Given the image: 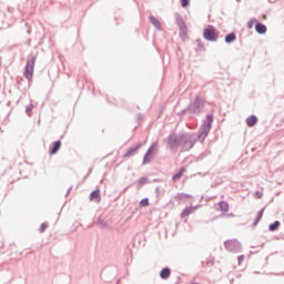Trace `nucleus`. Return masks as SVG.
<instances>
[{"label":"nucleus","mask_w":284,"mask_h":284,"mask_svg":"<svg viewBox=\"0 0 284 284\" xmlns=\"http://www.w3.org/2000/svg\"><path fill=\"white\" fill-rule=\"evenodd\" d=\"M194 136L193 135H182L179 138V145L181 152H187L194 148Z\"/></svg>","instance_id":"obj_1"},{"label":"nucleus","mask_w":284,"mask_h":284,"mask_svg":"<svg viewBox=\"0 0 284 284\" xmlns=\"http://www.w3.org/2000/svg\"><path fill=\"white\" fill-rule=\"evenodd\" d=\"M203 37L206 41H216L219 39V32H216L214 27L209 26L204 29Z\"/></svg>","instance_id":"obj_2"},{"label":"nucleus","mask_w":284,"mask_h":284,"mask_svg":"<svg viewBox=\"0 0 284 284\" xmlns=\"http://www.w3.org/2000/svg\"><path fill=\"white\" fill-rule=\"evenodd\" d=\"M34 63H36V59L34 58H32L31 60H28V62H27V67H26V71H24V77L29 81H31V79H32V77L34 74Z\"/></svg>","instance_id":"obj_3"},{"label":"nucleus","mask_w":284,"mask_h":284,"mask_svg":"<svg viewBox=\"0 0 284 284\" xmlns=\"http://www.w3.org/2000/svg\"><path fill=\"white\" fill-rule=\"evenodd\" d=\"M211 128H212V125L210 123L202 125L200 134H199V140L200 141L205 140V136H207V134H210Z\"/></svg>","instance_id":"obj_4"},{"label":"nucleus","mask_w":284,"mask_h":284,"mask_svg":"<svg viewBox=\"0 0 284 284\" xmlns=\"http://www.w3.org/2000/svg\"><path fill=\"white\" fill-rule=\"evenodd\" d=\"M169 148H171L172 150H179V148H181V145L179 144V138L170 136Z\"/></svg>","instance_id":"obj_5"},{"label":"nucleus","mask_w":284,"mask_h":284,"mask_svg":"<svg viewBox=\"0 0 284 284\" xmlns=\"http://www.w3.org/2000/svg\"><path fill=\"white\" fill-rule=\"evenodd\" d=\"M194 212H196V206H189L182 211L181 217L185 219V216H190V214H194Z\"/></svg>","instance_id":"obj_6"},{"label":"nucleus","mask_w":284,"mask_h":284,"mask_svg":"<svg viewBox=\"0 0 284 284\" xmlns=\"http://www.w3.org/2000/svg\"><path fill=\"white\" fill-rule=\"evenodd\" d=\"M256 123H258V118H256V115H251L246 119V124L248 128H254Z\"/></svg>","instance_id":"obj_7"},{"label":"nucleus","mask_w":284,"mask_h":284,"mask_svg":"<svg viewBox=\"0 0 284 284\" xmlns=\"http://www.w3.org/2000/svg\"><path fill=\"white\" fill-rule=\"evenodd\" d=\"M255 31L257 32V34H265V32H267V27H265V24L263 23H256L255 24Z\"/></svg>","instance_id":"obj_8"},{"label":"nucleus","mask_w":284,"mask_h":284,"mask_svg":"<svg viewBox=\"0 0 284 284\" xmlns=\"http://www.w3.org/2000/svg\"><path fill=\"white\" fill-rule=\"evenodd\" d=\"M220 212H223L224 214L226 212H230V204L225 201H222L219 203Z\"/></svg>","instance_id":"obj_9"},{"label":"nucleus","mask_w":284,"mask_h":284,"mask_svg":"<svg viewBox=\"0 0 284 284\" xmlns=\"http://www.w3.org/2000/svg\"><path fill=\"white\" fill-rule=\"evenodd\" d=\"M139 148H141V144H139L138 146L131 148L129 149L125 154L124 158L128 159L130 156H133V154H135V152L139 150Z\"/></svg>","instance_id":"obj_10"},{"label":"nucleus","mask_w":284,"mask_h":284,"mask_svg":"<svg viewBox=\"0 0 284 284\" xmlns=\"http://www.w3.org/2000/svg\"><path fill=\"white\" fill-rule=\"evenodd\" d=\"M61 150V141H55L51 148L50 154H57Z\"/></svg>","instance_id":"obj_11"},{"label":"nucleus","mask_w":284,"mask_h":284,"mask_svg":"<svg viewBox=\"0 0 284 284\" xmlns=\"http://www.w3.org/2000/svg\"><path fill=\"white\" fill-rule=\"evenodd\" d=\"M150 21H151L152 26H154V28H156V30H161V22L159 21V19H156L154 17H150Z\"/></svg>","instance_id":"obj_12"},{"label":"nucleus","mask_w":284,"mask_h":284,"mask_svg":"<svg viewBox=\"0 0 284 284\" xmlns=\"http://www.w3.org/2000/svg\"><path fill=\"white\" fill-rule=\"evenodd\" d=\"M156 148V144H152V146L148 150L146 154L144 155V163H150V154H152V150Z\"/></svg>","instance_id":"obj_13"},{"label":"nucleus","mask_w":284,"mask_h":284,"mask_svg":"<svg viewBox=\"0 0 284 284\" xmlns=\"http://www.w3.org/2000/svg\"><path fill=\"white\" fill-rule=\"evenodd\" d=\"M99 194H101L100 190H95L90 194V200L91 201H99Z\"/></svg>","instance_id":"obj_14"},{"label":"nucleus","mask_w":284,"mask_h":284,"mask_svg":"<svg viewBox=\"0 0 284 284\" xmlns=\"http://www.w3.org/2000/svg\"><path fill=\"white\" fill-rule=\"evenodd\" d=\"M171 271L170 268H163L160 273L161 278H170Z\"/></svg>","instance_id":"obj_15"},{"label":"nucleus","mask_w":284,"mask_h":284,"mask_svg":"<svg viewBox=\"0 0 284 284\" xmlns=\"http://www.w3.org/2000/svg\"><path fill=\"white\" fill-rule=\"evenodd\" d=\"M278 227H281V222L275 221L273 224H271V225L268 226V230H270L271 232H275V230H277Z\"/></svg>","instance_id":"obj_16"},{"label":"nucleus","mask_w":284,"mask_h":284,"mask_svg":"<svg viewBox=\"0 0 284 284\" xmlns=\"http://www.w3.org/2000/svg\"><path fill=\"white\" fill-rule=\"evenodd\" d=\"M226 43H232L233 41H236V36L234 33H230L225 37Z\"/></svg>","instance_id":"obj_17"},{"label":"nucleus","mask_w":284,"mask_h":284,"mask_svg":"<svg viewBox=\"0 0 284 284\" xmlns=\"http://www.w3.org/2000/svg\"><path fill=\"white\" fill-rule=\"evenodd\" d=\"M183 172H185V168H182L179 173L173 175V181H179V179H181V176H183Z\"/></svg>","instance_id":"obj_18"},{"label":"nucleus","mask_w":284,"mask_h":284,"mask_svg":"<svg viewBox=\"0 0 284 284\" xmlns=\"http://www.w3.org/2000/svg\"><path fill=\"white\" fill-rule=\"evenodd\" d=\"M254 23L256 24L257 23V21H256V19H251L248 22H247V28H248V30H252L253 28H254Z\"/></svg>","instance_id":"obj_19"},{"label":"nucleus","mask_w":284,"mask_h":284,"mask_svg":"<svg viewBox=\"0 0 284 284\" xmlns=\"http://www.w3.org/2000/svg\"><path fill=\"white\" fill-rule=\"evenodd\" d=\"M145 183H148V178H141V179L138 181L139 187H143V185H145Z\"/></svg>","instance_id":"obj_20"},{"label":"nucleus","mask_w":284,"mask_h":284,"mask_svg":"<svg viewBox=\"0 0 284 284\" xmlns=\"http://www.w3.org/2000/svg\"><path fill=\"white\" fill-rule=\"evenodd\" d=\"M140 205H142V207H148V205H150V201L148 199H143L141 202H140Z\"/></svg>","instance_id":"obj_21"},{"label":"nucleus","mask_w":284,"mask_h":284,"mask_svg":"<svg viewBox=\"0 0 284 284\" xmlns=\"http://www.w3.org/2000/svg\"><path fill=\"white\" fill-rule=\"evenodd\" d=\"M34 105L30 104L28 108H27V114L29 116H32V110H33Z\"/></svg>","instance_id":"obj_22"},{"label":"nucleus","mask_w":284,"mask_h":284,"mask_svg":"<svg viewBox=\"0 0 284 284\" xmlns=\"http://www.w3.org/2000/svg\"><path fill=\"white\" fill-rule=\"evenodd\" d=\"M182 8H187L190 6V0H181Z\"/></svg>","instance_id":"obj_23"},{"label":"nucleus","mask_w":284,"mask_h":284,"mask_svg":"<svg viewBox=\"0 0 284 284\" xmlns=\"http://www.w3.org/2000/svg\"><path fill=\"white\" fill-rule=\"evenodd\" d=\"M48 230V223H42L40 226V232L43 233Z\"/></svg>","instance_id":"obj_24"},{"label":"nucleus","mask_w":284,"mask_h":284,"mask_svg":"<svg viewBox=\"0 0 284 284\" xmlns=\"http://www.w3.org/2000/svg\"><path fill=\"white\" fill-rule=\"evenodd\" d=\"M255 199H263V192L257 191L254 193Z\"/></svg>","instance_id":"obj_25"},{"label":"nucleus","mask_w":284,"mask_h":284,"mask_svg":"<svg viewBox=\"0 0 284 284\" xmlns=\"http://www.w3.org/2000/svg\"><path fill=\"white\" fill-rule=\"evenodd\" d=\"M261 216H263V211H260V212L257 213V219H258V220H261Z\"/></svg>","instance_id":"obj_26"},{"label":"nucleus","mask_w":284,"mask_h":284,"mask_svg":"<svg viewBox=\"0 0 284 284\" xmlns=\"http://www.w3.org/2000/svg\"><path fill=\"white\" fill-rule=\"evenodd\" d=\"M244 258H245V256H240V257H239L240 263H241L242 261H244Z\"/></svg>","instance_id":"obj_27"},{"label":"nucleus","mask_w":284,"mask_h":284,"mask_svg":"<svg viewBox=\"0 0 284 284\" xmlns=\"http://www.w3.org/2000/svg\"><path fill=\"white\" fill-rule=\"evenodd\" d=\"M262 19H264V21L267 19V14H263Z\"/></svg>","instance_id":"obj_28"},{"label":"nucleus","mask_w":284,"mask_h":284,"mask_svg":"<svg viewBox=\"0 0 284 284\" xmlns=\"http://www.w3.org/2000/svg\"><path fill=\"white\" fill-rule=\"evenodd\" d=\"M227 216H230V217H234V214H232V213H231V214H229Z\"/></svg>","instance_id":"obj_29"}]
</instances>
